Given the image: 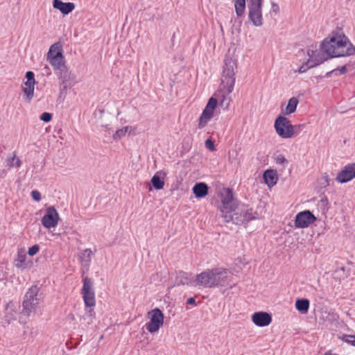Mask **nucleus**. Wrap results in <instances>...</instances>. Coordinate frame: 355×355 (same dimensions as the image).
<instances>
[{
    "label": "nucleus",
    "instance_id": "31",
    "mask_svg": "<svg viewBox=\"0 0 355 355\" xmlns=\"http://www.w3.org/2000/svg\"><path fill=\"white\" fill-rule=\"evenodd\" d=\"M220 93L221 94V96H222V99L220 102V105L224 109H227L230 105V103L231 101V98L228 96V95L230 94H225L220 89Z\"/></svg>",
    "mask_w": 355,
    "mask_h": 355
},
{
    "label": "nucleus",
    "instance_id": "16",
    "mask_svg": "<svg viewBox=\"0 0 355 355\" xmlns=\"http://www.w3.org/2000/svg\"><path fill=\"white\" fill-rule=\"evenodd\" d=\"M355 178V163L346 165L338 174L336 180L340 183H346Z\"/></svg>",
    "mask_w": 355,
    "mask_h": 355
},
{
    "label": "nucleus",
    "instance_id": "10",
    "mask_svg": "<svg viewBox=\"0 0 355 355\" xmlns=\"http://www.w3.org/2000/svg\"><path fill=\"white\" fill-rule=\"evenodd\" d=\"M150 322L146 324V329L150 333L157 331L164 324V315L159 308H155L148 313Z\"/></svg>",
    "mask_w": 355,
    "mask_h": 355
},
{
    "label": "nucleus",
    "instance_id": "49",
    "mask_svg": "<svg viewBox=\"0 0 355 355\" xmlns=\"http://www.w3.org/2000/svg\"><path fill=\"white\" fill-rule=\"evenodd\" d=\"M92 322V318L88 321V324H90Z\"/></svg>",
    "mask_w": 355,
    "mask_h": 355
},
{
    "label": "nucleus",
    "instance_id": "24",
    "mask_svg": "<svg viewBox=\"0 0 355 355\" xmlns=\"http://www.w3.org/2000/svg\"><path fill=\"white\" fill-rule=\"evenodd\" d=\"M208 190L209 187L205 182H198L192 189L193 193L197 198L205 197L208 194Z\"/></svg>",
    "mask_w": 355,
    "mask_h": 355
},
{
    "label": "nucleus",
    "instance_id": "19",
    "mask_svg": "<svg viewBox=\"0 0 355 355\" xmlns=\"http://www.w3.org/2000/svg\"><path fill=\"white\" fill-rule=\"evenodd\" d=\"M221 202L223 203V207L220 209L222 215L237 205L234 198L232 189H227L226 190L225 195L223 197Z\"/></svg>",
    "mask_w": 355,
    "mask_h": 355
},
{
    "label": "nucleus",
    "instance_id": "26",
    "mask_svg": "<svg viewBox=\"0 0 355 355\" xmlns=\"http://www.w3.org/2000/svg\"><path fill=\"white\" fill-rule=\"evenodd\" d=\"M298 99L295 97H292L289 99L287 106L282 110L284 115H289L296 111L298 105Z\"/></svg>",
    "mask_w": 355,
    "mask_h": 355
},
{
    "label": "nucleus",
    "instance_id": "35",
    "mask_svg": "<svg viewBox=\"0 0 355 355\" xmlns=\"http://www.w3.org/2000/svg\"><path fill=\"white\" fill-rule=\"evenodd\" d=\"M311 62L310 59L305 63H304L297 70L299 73H304L306 72L309 69L313 68V67H311Z\"/></svg>",
    "mask_w": 355,
    "mask_h": 355
},
{
    "label": "nucleus",
    "instance_id": "33",
    "mask_svg": "<svg viewBox=\"0 0 355 355\" xmlns=\"http://www.w3.org/2000/svg\"><path fill=\"white\" fill-rule=\"evenodd\" d=\"M128 127H125V128L119 129L118 130H116L115 134L113 136L114 139H119L121 137L124 136L128 131Z\"/></svg>",
    "mask_w": 355,
    "mask_h": 355
},
{
    "label": "nucleus",
    "instance_id": "44",
    "mask_svg": "<svg viewBox=\"0 0 355 355\" xmlns=\"http://www.w3.org/2000/svg\"><path fill=\"white\" fill-rule=\"evenodd\" d=\"M333 75H336L337 76L338 75V73H337V69H333L329 72H327L325 75V77L326 78H330Z\"/></svg>",
    "mask_w": 355,
    "mask_h": 355
},
{
    "label": "nucleus",
    "instance_id": "45",
    "mask_svg": "<svg viewBox=\"0 0 355 355\" xmlns=\"http://www.w3.org/2000/svg\"><path fill=\"white\" fill-rule=\"evenodd\" d=\"M43 74H46V76H49L51 74V69L49 67L45 65V67L42 69Z\"/></svg>",
    "mask_w": 355,
    "mask_h": 355
},
{
    "label": "nucleus",
    "instance_id": "13",
    "mask_svg": "<svg viewBox=\"0 0 355 355\" xmlns=\"http://www.w3.org/2000/svg\"><path fill=\"white\" fill-rule=\"evenodd\" d=\"M19 306L12 302H10L6 304L5 309V315L0 320V324L2 327H6L11 324L12 321L17 320V309Z\"/></svg>",
    "mask_w": 355,
    "mask_h": 355
},
{
    "label": "nucleus",
    "instance_id": "7",
    "mask_svg": "<svg viewBox=\"0 0 355 355\" xmlns=\"http://www.w3.org/2000/svg\"><path fill=\"white\" fill-rule=\"evenodd\" d=\"M83 282V286L81 290V293L83 294L85 306L89 308L87 311L86 315L89 318H92L94 315V309L92 308L96 304L95 293L93 290V282L87 277H85Z\"/></svg>",
    "mask_w": 355,
    "mask_h": 355
},
{
    "label": "nucleus",
    "instance_id": "46",
    "mask_svg": "<svg viewBox=\"0 0 355 355\" xmlns=\"http://www.w3.org/2000/svg\"><path fill=\"white\" fill-rule=\"evenodd\" d=\"M187 303L188 304L194 305V304H196V300L194 297H189L187 300Z\"/></svg>",
    "mask_w": 355,
    "mask_h": 355
},
{
    "label": "nucleus",
    "instance_id": "39",
    "mask_svg": "<svg viewBox=\"0 0 355 355\" xmlns=\"http://www.w3.org/2000/svg\"><path fill=\"white\" fill-rule=\"evenodd\" d=\"M276 162L277 164H282V165H284V164H287L288 163V161L286 160V159L285 158V157L282 155H279L277 157H276Z\"/></svg>",
    "mask_w": 355,
    "mask_h": 355
},
{
    "label": "nucleus",
    "instance_id": "43",
    "mask_svg": "<svg viewBox=\"0 0 355 355\" xmlns=\"http://www.w3.org/2000/svg\"><path fill=\"white\" fill-rule=\"evenodd\" d=\"M336 69H337V72H339V74H345L347 71L346 66H343L340 68H336Z\"/></svg>",
    "mask_w": 355,
    "mask_h": 355
},
{
    "label": "nucleus",
    "instance_id": "17",
    "mask_svg": "<svg viewBox=\"0 0 355 355\" xmlns=\"http://www.w3.org/2000/svg\"><path fill=\"white\" fill-rule=\"evenodd\" d=\"M307 54L310 57V60L312 64H311V67H316L320 64L326 61L328 58H331L330 55L324 53L323 51L320 49V51L311 50L309 49L307 51Z\"/></svg>",
    "mask_w": 355,
    "mask_h": 355
},
{
    "label": "nucleus",
    "instance_id": "34",
    "mask_svg": "<svg viewBox=\"0 0 355 355\" xmlns=\"http://www.w3.org/2000/svg\"><path fill=\"white\" fill-rule=\"evenodd\" d=\"M343 340L355 347V335H345Z\"/></svg>",
    "mask_w": 355,
    "mask_h": 355
},
{
    "label": "nucleus",
    "instance_id": "15",
    "mask_svg": "<svg viewBox=\"0 0 355 355\" xmlns=\"http://www.w3.org/2000/svg\"><path fill=\"white\" fill-rule=\"evenodd\" d=\"M26 81L24 83L25 87L23 92L26 96V99L29 102L34 95V87L36 84L35 74L33 71H28L26 73Z\"/></svg>",
    "mask_w": 355,
    "mask_h": 355
},
{
    "label": "nucleus",
    "instance_id": "2",
    "mask_svg": "<svg viewBox=\"0 0 355 355\" xmlns=\"http://www.w3.org/2000/svg\"><path fill=\"white\" fill-rule=\"evenodd\" d=\"M232 278V272L223 268L207 269L196 275V285L205 288H212L219 286H227Z\"/></svg>",
    "mask_w": 355,
    "mask_h": 355
},
{
    "label": "nucleus",
    "instance_id": "48",
    "mask_svg": "<svg viewBox=\"0 0 355 355\" xmlns=\"http://www.w3.org/2000/svg\"><path fill=\"white\" fill-rule=\"evenodd\" d=\"M5 173H6L5 171H3H3H1V175H0V176H1V175H5Z\"/></svg>",
    "mask_w": 355,
    "mask_h": 355
},
{
    "label": "nucleus",
    "instance_id": "9",
    "mask_svg": "<svg viewBox=\"0 0 355 355\" xmlns=\"http://www.w3.org/2000/svg\"><path fill=\"white\" fill-rule=\"evenodd\" d=\"M274 127L277 134L282 138H291L294 135V127L285 116L279 115L275 121Z\"/></svg>",
    "mask_w": 355,
    "mask_h": 355
},
{
    "label": "nucleus",
    "instance_id": "41",
    "mask_svg": "<svg viewBox=\"0 0 355 355\" xmlns=\"http://www.w3.org/2000/svg\"><path fill=\"white\" fill-rule=\"evenodd\" d=\"M271 10L275 15H278L279 12V7L277 3L274 1L271 2Z\"/></svg>",
    "mask_w": 355,
    "mask_h": 355
},
{
    "label": "nucleus",
    "instance_id": "47",
    "mask_svg": "<svg viewBox=\"0 0 355 355\" xmlns=\"http://www.w3.org/2000/svg\"><path fill=\"white\" fill-rule=\"evenodd\" d=\"M322 180L324 181V182L326 183V185H329V180L328 178V176L327 175H325L322 178Z\"/></svg>",
    "mask_w": 355,
    "mask_h": 355
},
{
    "label": "nucleus",
    "instance_id": "6",
    "mask_svg": "<svg viewBox=\"0 0 355 355\" xmlns=\"http://www.w3.org/2000/svg\"><path fill=\"white\" fill-rule=\"evenodd\" d=\"M42 300L41 287L37 285L32 286L25 294L21 313L28 317L32 313H35Z\"/></svg>",
    "mask_w": 355,
    "mask_h": 355
},
{
    "label": "nucleus",
    "instance_id": "8",
    "mask_svg": "<svg viewBox=\"0 0 355 355\" xmlns=\"http://www.w3.org/2000/svg\"><path fill=\"white\" fill-rule=\"evenodd\" d=\"M263 0H248V18L253 26L259 27L263 25L262 16Z\"/></svg>",
    "mask_w": 355,
    "mask_h": 355
},
{
    "label": "nucleus",
    "instance_id": "4",
    "mask_svg": "<svg viewBox=\"0 0 355 355\" xmlns=\"http://www.w3.org/2000/svg\"><path fill=\"white\" fill-rule=\"evenodd\" d=\"M258 214L252 208L245 205H236L232 209L227 210L222 217L227 223L232 221L234 224L241 225L257 218Z\"/></svg>",
    "mask_w": 355,
    "mask_h": 355
},
{
    "label": "nucleus",
    "instance_id": "11",
    "mask_svg": "<svg viewBox=\"0 0 355 355\" xmlns=\"http://www.w3.org/2000/svg\"><path fill=\"white\" fill-rule=\"evenodd\" d=\"M217 104L218 101L216 98L211 97L209 99L205 108L203 110L202 113L199 118L198 126L200 129L205 128L208 121L212 118L214 111L216 109Z\"/></svg>",
    "mask_w": 355,
    "mask_h": 355
},
{
    "label": "nucleus",
    "instance_id": "1",
    "mask_svg": "<svg viewBox=\"0 0 355 355\" xmlns=\"http://www.w3.org/2000/svg\"><path fill=\"white\" fill-rule=\"evenodd\" d=\"M46 61L53 67L55 74L61 80L63 89H67L69 82L73 79V76L66 65L62 45L60 42H55L50 46L46 55Z\"/></svg>",
    "mask_w": 355,
    "mask_h": 355
},
{
    "label": "nucleus",
    "instance_id": "32",
    "mask_svg": "<svg viewBox=\"0 0 355 355\" xmlns=\"http://www.w3.org/2000/svg\"><path fill=\"white\" fill-rule=\"evenodd\" d=\"M334 277L335 279H341L345 277V268L342 266L334 272Z\"/></svg>",
    "mask_w": 355,
    "mask_h": 355
},
{
    "label": "nucleus",
    "instance_id": "28",
    "mask_svg": "<svg viewBox=\"0 0 355 355\" xmlns=\"http://www.w3.org/2000/svg\"><path fill=\"white\" fill-rule=\"evenodd\" d=\"M245 0H236L234 3L235 11L238 17L243 15L245 10Z\"/></svg>",
    "mask_w": 355,
    "mask_h": 355
},
{
    "label": "nucleus",
    "instance_id": "27",
    "mask_svg": "<svg viewBox=\"0 0 355 355\" xmlns=\"http://www.w3.org/2000/svg\"><path fill=\"white\" fill-rule=\"evenodd\" d=\"M296 309L302 313H306L309 308V300L308 299H297L295 302Z\"/></svg>",
    "mask_w": 355,
    "mask_h": 355
},
{
    "label": "nucleus",
    "instance_id": "18",
    "mask_svg": "<svg viewBox=\"0 0 355 355\" xmlns=\"http://www.w3.org/2000/svg\"><path fill=\"white\" fill-rule=\"evenodd\" d=\"M252 320L258 327H266L271 323L272 316L267 312H256L252 315Z\"/></svg>",
    "mask_w": 355,
    "mask_h": 355
},
{
    "label": "nucleus",
    "instance_id": "5",
    "mask_svg": "<svg viewBox=\"0 0 355 355\" xmlns=\"http://www.w3.org/2000/svg\"><path fill=\"white\" fill-rule=\"evenodd\" d=\"M237 68L236 60L233 55H226L221 75L220 89L225 94H231L235 83V69Z\"/></svg>",
    "mask_w": 355,
    "mask_h": 355
},
{
    "label": "nucleus",
    "instance_id": "37",
    "mask_svg": "<svg viewBox=\"0 0 355 355\" xmlns=\"http://www.w3.org/2000/svg\"><path fill=\"white\" fill-rule=\"evenodd\" d=\"M40 120L44 122L48 123L52 119V114L49 112H43L40 117Z\"/></svg>",
    "mask_w": 355,
    "mask_h": 355
},
{
    "label": "nucleus",
    "instance_id": "30",
    "mask_svg": "<svg viewBox=\"0 0 355 355\" xmlns=\"http://www.w3.org/2000/svg\"><path fill=\"white\" fill-rule=\"evenodd\" d=\"M93 255V252L90 249H86L83 251L81 256L80 257L81 259V262L85 266H88L89 263L90 262L91 257Z\"/></svg>",
    "mask_w": 355,
    "mask_h": 355
},
{
    "label": "nucleus",
    "instance_id": "23",
    "mask_svg": "<svg viewBox=\"0 0 355 355\" xmlns=\"http://www.w3.org/2000/svg\"><path fill=\"white\" fill-rule=\"evenodd\" d=\"M26 254L24 249H20L17 252V257L14 259V265L19 269H26L28 267V263L26 261Z\"/></svg>",
    "mask_w": 355,
    "mask_h": 355
},
{
    "label": "nucleus",
    "instance_id": "40",
    "mask_svg": "<svg viewBox=\"0 0 355 355\" xmlns=\"http://www.w3.org/2000/svg\"><path fill=\"white\" fill-rule=\"evenodd\" d=\"M31 196L35 201H40L41 200V193L37 190L31 191Z\"/></svg>",
    "mask_w": 355,
    "mask_h": 355
},
{
    "label": "nucleus",
    "instance_id": "42",
    "mask_svg": "<svg viewBox=\"0 0 355 355\" xmlns=\"http://www.w3.org/2000/svg\"><path fill=\"white\" fill-rule=\"evenodd\" d=\"M304 124H300L297 125H293L294 127V135L298 134L300 131L304 127Z\"/></svg>",
    "mask_w": 355,
    "mask_h": 355
},
{
    "label": "nucleus",
    "instance_id": "3",
    "mask_svg": "<svg viewBox=\"0 0 355 355\" xmlns=\"http://www.w3.org/2000/svg\"><path fill=\"white\" fill-rule=\"evenodd\" d=\"M321 49L334 58L351 55L355 53V48L347 37L339 34L325 39L321 44Z\"/></svg>",
    "mask_w": 355,
    "mask_h": 355
},
{
    "label": "nucleus",
    "instance_id": "21",
    "mask_svg": "<svg viewBox=\"0 0 355 355\" xmlns=\"http://www.w3.org/2000/svg\"><path fill=\"white\" fill-rule=\"evenodd\" d=\"M53 7L66 15L74 10L75 5L71 2H63L61 0H53Z\"/></svg>",
    "mask_w": 355,
    "mask_h": 355
},
{
    "label": "nucleus",
    "instance_id": "29",
    "mask_svg": "<svg viewBox=\"0 0 355 355\" xmlns=\"http://www.w3.org/2000/svg\"><path fill=\"white\" fill-rule=\"evenodd\" d=\"M7 166L9 167L19 168L21 166V162L20 159L16 157L15 154L9 155L6 159Z\"/></svg>",
    "mask_w": 355,
    "mask_h": 355
},
{
    "label": "nucleus",
    "instance_id": "38",
    "mask_svg": "<svg viewBox=\"0 0 355 355\" xmlns=\"http://www.w3.org/2000/svg\"><path fill=\"white\" fill-rule=\"evenodd\" d=\"M205 146L207 149L213 151L215 150V146H214V142L211 139H207L206 141H205Z\"/></svg>",
    "mask_w": 355,
    "mask_h": 355
},
{
    "label": "nucleus",
    "instance_id": "12",
    "mask_svg": "<svg viewBox=\"0 0 355 355\" xmlns=\"http://www.w3.org/2000/svg\"><path fill=\"white\" fill-rule=\"evenodd\" d=\"M59 220V214L54 206L46 208V213L41 219L42 225L48 229L57 226Z\"/></svg>",
    "mask_w": 355,
    "mask_h": 355
},
{
    "label": "nucleus",
    "instance_id": "14",
    "mask_svg": "<svg viewBox=\"0 0 355 355\" xmlns=\"http://www.w3.org/2000/svg\"><path fill=\"white\" fill-rule=\"evenodd\" d=\"M316 217L309 210L299 212L295 219V226L297 228H305L316 220Z\"/></svg>",
    "mask_w": 355,
    "mask_h": 355
},
{
    "label": "nucleus",
    "instance_id": "25",
    "mask_svg": "<svg viewBox=\"0 0 355 355\" xmlns=\"http://www.w3.org/2000/svg\"><path fill=\"white\" fill-rule=\"evenodd\" d=\"M265 183L269 187H273L277 181V175L275 171L272 169L266 170L263 175Z\"/></svg>",
    "mask_w": 355,
    "mask_h": 355
},
{
    "label": "nucleus",
    "instance_id": "22",
    "mask_svg": "<svg viewBox=\"0 0 355 355\" xmlns=\"http://www.w3.org/2000/svg\"><path fill=\"white\" fill-rule=\"evenodd\" d=\"M166 177V173L163 171H157L151 178V184L155 189L160 190L164 188V178Z\"/></svg>",
    "mask_w": 355,
    "mask_h": 355
},
{
    "label": "nucleus",
    "instance_id": "36",
    "mask_svg": "<svg viewBox=\"0 0 355 355\" xmlns=\"http://www.w3.org/2000/svg\"><path fill=\"white\" fill-rule=\"evenodd\" d=\"M39 250H40V245L37 244H35L29 248V249L28 250V254L30 256H34L39 252Z\"/></svg>",
    "mask_w": 355,
    "mask_h": 355
},
{
    "label": "nucleus",
    "instance_id": "20",
    "mask_svg": "<svg viewBox=\"0 0 355 355\" xmlns=\"http://www.w3.org/2000/svg\"><path fill=\"white\" fill-rule=\"evenodd\" d=\"M193 282H196V281L191 273L184 271H179L176 273L175 286H190Z\"/></svg>",
    "mask_w": 355,
    "mask_h": 355
}]
</instances>
